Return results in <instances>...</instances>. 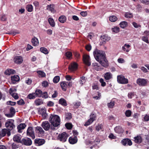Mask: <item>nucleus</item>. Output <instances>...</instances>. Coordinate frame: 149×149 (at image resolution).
Segmentation results:
<instances>
[{"instance_id":"58","label":"nucleus","mask_w":149,"mask_h":149,"mask_svg":"<svg viewBox=\"0 0 149 149\" xmlns=\"http://www.w3.org/2000/svg\"><path fill=\"white\" fill-rule=\"evenodd\" d=\"M140 68L143 71V72L144 73H146L148 72V70L147 69V68H146L144 67H141Z\"/></svg>"},{"instance_id":"23","label":"nucleus","mask_w":149,"mask_h":149,"mask_svg":"<svg viewBox=\"0 0 149 149\" xmlns=\"http://www.w3.org/2000/svg\"><path fill=\"white\" fill-rule=\"evenodd\" d=\"M69 141L70 144H73L77 142V139L76 137H70L69 138Z\"/></svg>"},{"instance_id":"28","label":"nucleus","mask_w":149,"mask_h":149,"mask_svg":"<svg viewBox=\"0 0 149 149\" xmlns=\"http://www.w3.org/2000/svg\"><path fill=\"white\" fill-rule=\"evenodd\" d=\"M13 139L15 141L19 142L21 141V136L19 134L15 135L13 137Z\"/></svg>"},{"instance_id":"61","label":"nucleus","mask_w":149,"mask_h":149,"mask_svg":"<svg viewBox=\"0 0 149 149\" xmlns=\"http://www.w3.org/2000/svg\"><path fill=\"white\" fill-rule=\"evenodd\" d=\"M54 105V103L51 101H49L47 102V105L49 107L53 106Z\"/></svg>"},{"instance_id":"45","label":"nucleus","mask_w":149,"mask_h":149,"mask_svg":"<svg viewBox=\"0 0 149 149\" xmlns=\"http://www.w3.org/2000/svg\"><path fill=\"white\" fill-rule=\"evenodd\" d=\"M117 17L114 15L111 16L109 17V20L111 22H115L117 20Z\"/></svg>"},{"instance_id":"55","label":"nucleus","mask_w":149,"mask_h":149,"mask_svg":"<svg viewBox=\"0 0 149 149\" xmlns=\"http://www.w3.org/2000/svg\"><path fill=\"white\" fill-rule=\"evenodd\" d=\"M125 115L127 117H130L132 113L131 111L130 110H128L126 111L125 112Z\"/></svg>"},{"instance_id":"14","label":"nucleus","mask_w":149,"mask_h":149,"mask_svg":"<svg viewBox=\"0 0 149 149\" xmlns=\"http://www.w3.org/2000/svg\"><path fill=\"white\" fill-rule=\"evenodd\" d=\"M36 132L38 134L39 136H41L45 132L42 128L39 126L36 127Z\"/></svg>"},{"instance_id":"37","label":"nucleus","mask_w":149,"mask_h":149,"mask_svg":"<svg viewBox=\"0 0 149 149\" xmlns=\"http://www.w3.org/2000/svg\"><path fill=\"white\" fill-rule=\"evenodd\" d=\"M58 20L61 23H64L66 21V18L65 16L62 15L59 17Z\"/></svg>"},{"instance_id":"17","label":"nucleus","mask_w":149,"mask_h":149,"mask_svg":"<svg viewBox=\"0 0 149 149\" xmlns=\"http://www.w3.org/2000/svg\"><path fill=\"white\" fill-rule=\"evenodd\" d=\"M40 112L42 118L44 119H45L47 116V114L46 113V109L45 108H42L40 110Z\"/></svg>"},{"instance_id":"62","label":"nucleus","mask_w":149,"mask_h":149,"mask_svg":"<svg viewBox=\"0 0 149 149\" xmlns=\"http://www.w3.org/2000/svg\"><path fill=\"white\" fill-rule=\"evenodd\" d=\"M48 94L46 92H44L43 93H42V96L41 97L42 98H47L48 97Z\"/></svg>"},{"instance_id":"6","label":"nucleus","mask_w":149,"mask_h":149,"mask_svg":"<svg viewBox=\"0 0 149 149\" xmlns=\"http://www.w3.org/2000/svg\"><path fill=\"white\" fill-rule=\"evenodd\" d=\"M90 118L85 123L84 125L85 126L89 125L95 120L96 118V115L94 113H91L90 116Z\"/></svg>"},{"instance_id":"21","label":"nucleus","mask_w":149,"mask_h":149,"mask_svg":"<svg viewBox=\"0 0 149 149\" xmlns=\"http://www.w3.org/2000/svg\"><path fill=\"white\" fill-rule=\"evenodd\" d=\"M130 46L129 45L125 44L122 47V50L124 52H128L130 50Z\"/></svg>"},{"instance_id":"39","label":"nucleus","mask_w":149,"mask_h":149,"mask_svg":"<svg viewBox=\"0 0 149 149\" xmlns=\"http://www.w3.org/2000/svg\"><path fill=\"white\" fill-rule=\"evenodd\" d=\"M120 27L122 29H124L127 25V23L125 21L121 22L119 24Z\"/></svg>"},{"instance_id":"38","label":"nucleus","mask_w":149,"mask_h":149,"mask_svg":"<svg viewBox=\"0 0 149 149\" xmlns=\"http://www.w3.org/2000/svg\"><path fill=\"white\" fill-rule=\"evenodd\" d=\"M101 39L103 41H108L110 39V38L106 35H102L101 37Z\"/></svg>"},{"instance_id":"42","label":"nucleus","mask_w":149,"mask_h":149,"mask_svg":"<svg viewBox=\"0 0 149 149\" xmlns=\"http://www.w3.org/2000/svg\"><path fill=\"white\" fill-rule=\"evenodd\" d=\"M43 103L42 100L38 99H36L35 101V103L36 106H39L42 104Z\"/></svg>"},{"instance_id":"40","label":"nucleus","mask_w":149,"mask_h":149,"mask_svg":"<svg viewBox=\"0 0 149 149\" xmlns=\"http://www.w3.org/2000/svg\"><path fill=\"white\" fill-rule=\"evenodd\" d=\"M27 98L29 99H33L36 98L35 94L34 93H32L29 94L27 96Z\"/></svg>"},{"instance_id":"50","label":"nucleus","mask_w":149,"mask_h":149,"mask_svg":"<svg viewBox=\"0 0 149 149\" xmlns=\"http://www.w3.org/2000/svg\"><path fill=\"white\" fill-rule=\"evenodd\" d=\"M132 24L134 27L136 28H138L141 27V26L140 24H137L135 22H133Z\"/></svg>"},{"instance_id":"20","label":"nucleus","mask_w":149,"mask_h":149,"mask_svg":"<svg viewBox=\"0 0 149 149\" xmlns=\"http://www.w3.org/2000/svg\"><path fill=\"white\" fill-rule=\"evenodd\" d=\"M35 142L37 145L39 146L43 144L45 141L43 139H37L35 140Z\"/></svg>"},{"instance_id":"27","label":"nucleus","mask_w":149,"mask_h":149,"mask_svg":"<svg viewBox=\"0 0 149 149\" xmlns=\"http://www.w3.org/2000/svg\"><path fill=\"white\" fill-rule=\"evenodd\" d=\"M87 79L84 76L81 77L79 81V83L81 86H82L86 81Z\"/></svg>"},{"instance_id":"5","label":"nucleus","mask_w":149,"mask_h":149,"mask_svg":"<svg viewBox=\"0 0 149 149\" xmlns=\"http://www.w3.org/2000/svg\"><path fill=\"white\" fill-rule=\"evenodd\" d=\"M41 126L46 131L48 130L50 128L52 130H54L55 129L53 125H50V123L47 121L42 122L41 124Z\"/></svg>"},{"instance_id":"2","label":"nucleus","mask_w":149,"mask_h":149,"mask_svg":"<svg viewBox=\"0 0 149 149\" xmlns=\"http://www.w3.org/2000/svg\"><path fill=\"white\" fill-rule=\"evenodd\" d=\"M49 121L54 127H57L60 125V118L59 116L55 114H51L49 118Z\"/></svg>"},{"instance_id":"25","label":"nucleus","mask_w":149,"mask_h":149,"mask_svg":"<svg viewBox=\"0 0 149 149\" xmlns=\"http://www.w3.org/2000/svg\"><path fill=\"white\" fill-rule=\"evenodd\" d=\"M19 77L17 75H15L11 77L12 82L13 84L15 83L16 81H19Z\"/></svg>"},{"instance_id":"7","label":"nucleus","mask_w":149,"mask_h":149,"mask_svg":"<svg viewBox=\"0 0 149 149\" xmlns=\"http://www.w3.org/2000/svg\"><path fill=\"white\" fill-rule=\"evenodd\" d=\"M117 79L118 82L120 84H126L128 83V79L122 75H118Z\"/></svg>"},{"instance_id":"32","label":"nucleus","mask_w":149,"mask_h":149,"mask_svg":"<svg viewBox=\"0 0 149 149\" xmlns=\"http://www.w3.org/2000/svg\"><path fill=\"white\" fill-rule=\"evenodd\" d=\"M61 86L62 89L64 91H66L67 85L66 82L63 81L61 83Z\"/></svg>"},{"instance_id":"31","label":"nucleus","mask_w":149,"mask_h":149,"mask_svg":"<svg viewBox=\"0 0 149 149\" xmlns=\"http://www.w3.org/2000/svg\"><path fill=\"white\" fill-rule=\"evenodd\" d=\"M134 139L135 142L138 143H141L142 141V139L141 137L139 136L134 137Z\"/></svg>"},{"instance_id":"12","label":"nucleus","mask_w":149,"mask_h":149,"mask_svg":"<svg viewBox=\"0 0 149 149\" xmlns=\"http://www.w3.org/2000/svg\"><path fill=\"white\" fill-rule=\"evenodd\" d=\"M21 143L24 145L29 146L32 143L31 140L29 138L23 139L21 141Z\"/></svg>"},{"instance_id":"34","label":"nucleus","mask_w":149,"mask_h":149,"mask_svg":"<svg viewBox=\"0 0 149 149\" xmlns=\"http://www.w3.org/2000/svg\"><path fill=\"white\" fill-rule=\"evenodd\" d=\"M15 73V71L11 69H8L6 70L5 73V74L8 75H10L11 74H14Z\"/></svg>"},{"instance_id":"47","label":"nucleus","mask_w":149,"mask_h":149,"mask_svg":"<svg viewBox=\"0 0 149 149\" xmlns=\"http://www.w3.org/2000/svg\"><path fill=\"white\" fill-rule=\"evenodd\" d=\"M114 102L113 101H111L110 103H108L107 106L109 108H113L114 105Z\"/></svg>"},{"instance_id":"9","label":"nucleus","mask_w":149,"mask_h":149,"mask_svg":"<svg viewBox=\"0 0 149 149\" xmlns=\"http://www.w3.org/2000/svg\"><path fill=\"white\" fill-rule=\"evenodd\" d=\"M27 135L32 137L33 139L35 138V136L32 127H28L27 131Z\"/></svg>"},{"instance_id":"19","label":"nucleus","mask_w":149,"mask_h":149,"mask_svg":"<svg viewBox=\"0 0 149 149\" xmlns=\"http://www.w3.org/2000/svg\"><path fill=\"white\" fill-rule=\"evenodd\" d=\"M77 68V64L75 63H74L69 66V69L71 71H73L76 70Z\"/></svg>"},{"instance_id":"35","label":"nucleus","mask_w":149,"mask_h":149,"mask_svg":"<svg viewBox=\"0 0 149 149\" xmlns=\"http://www.w3.org/2000/svg\"><path fill=\"white\" fill-rule=\"evenodd\" d=\"M59 103L63 106H66L67 105V103L65 100L63 98H61L59 100Z\"/></svg>"},{"instance_id":"29","label":"nucleus","mask_w":149,"mask_h":149,"mask_svg":"<svg viewBox=\"0 0 149 149\" xmlns=\"http://www.w3.org/2000/svg\"><path fill=\"white\" fill-rule=\"evenodd\" d=\"M35 96L36 97H40L42 96V92L41 90L40 89H37L35 91Z\"/></svg>"},{"instance_id":"4","label":"nucleus","mask_w":149,"mask_h":149,"mask_svg":"<svg viewBox=\"0 0 149 149\" xmlns=\"http://www.w3.org/2000/svg\"><path fill=\"white\" fill-rule=\"evenodd\" d=\"M68 136V134L66 132H63L58 135L57 139L62 142H64L66 141Z\"/></svg>"},{"instance_id":"36","label":"nucleus","mask_w":149,"mask_h":149,"mask_svg":"<svg viewBox=\"0 0 149 149\" xmlns=\"http://www.w3.org/2000/svg\"><path fill=\"white\" fill-rule=\"evenodd\" d=\"M48 21L49 24L51 26L54 27L55 26V22L53 19L51 17L49 18Z\"/></svg>"},{"instance_id":"54","label":"nucleus","mask_w":149,"mask_h":149,"mask_svg":"<svg viewBox=\"0 0 149 149\" xmlns=\"http://www.w3.org/2000/svg\"><path fill=\"white\" fill-rule=\"evenodd\" d=\"M65 126L67 128L68 130L71 129L72 128V125L70 123H66L65 124Z\"/></svg>"},{"instance_id":"26","label":"nucleus","mask_w":149,"mask_h":149,"mask_svg":"<svg viewBox=\"0 0 149 149\" xmlns=\"http://www.w3.org/2000/svg\"><path fill=\"white\" fill-rule=\"evenodd\" d=\"M114 130L115 132L118 133H122L123 132V130L120 126H116L114 128Z\"/></svg>"},{"instance_id":"52","label":"nucleus","mask_w":149,"mask_h":149,"mask_svg":"<svg viewBox=\"0 0 149 149\" xmlns=\"http://www.w3.org/2000/svg\"><path fill=\"white\" fill-rule=\"evenodd\" d=\"M59 77L58 76H56L53 79V81L54 83H57L59 81Z\"/></svg>"},{"instance_id":"30","label":"nucleus","mask_w":149,"mask_h":149,"mask_svg":"<svg viewBox=\"0 0 149 149\" xmlns=\"http://www.w3.org/2000/svg\"><path fill=\"white\" fill-rule=\"evenodd\" d=\"M112 77V74L109 72H107L105 73L104 75V78L106 80H108L111 79Z\"/></svg>"},{"instance_id":"49","label":"nucleus","mask_w":149,"mask_h":149,"mask_svg":"<svg viewBox=\"0 0 149 149\" xmlns=\"http://www.w3.org/2000/svg\"><path fill=\"white\" fill-rule=\"evenodd\" d=\"M142 40L147 43H149V42L148 38L146 36H143L141 37Z\"/></svg>"},{"instance_id":"11","label":"nucleus","mask_w":149,"mask_h":149,"mask_svg":"<svg viewBox=\"0 0 149 149\" xmlns=\"http://www.w3.org/2000/svg\"><path fill=\"white\" fill-rule=\"evenodd\" d=\"M16 90L15 88H10V89L9 93L15 99H17L19 98L18 94L15 93L16 91Z\"/></svg>"},{"instance_id":"3","label":"nucleus","mask_w":149,"mask_h":149,"mask_svg":"<svg viewBox=\"0 0 149 149\" xmlns=\"http://www.w3.org/2000/svg\"><path fill=\"white\" fill-rule=\"evenodd\" d=\"M5 126L8 130L10 131L12 130L15 127L14 125V120L12 119L7 120L5 123Z\"/></svg>"},{"instance_id":"51","label":"nucleus","mask_w":149,"mask_h":149,"mask_svg":"<svg viewBox=\"0 0 149 149\" xmlns=\"http://www.w3.org/2000/svg\"><path fill=\"white\" fill-rule=\"evenodd\" d=\"M32 82V80L31 79L29 78H26L25 82L28 85H30L31 84Z\"/></svg>"},{"instance_id":"15","label":"nucleus","mask_w":149,"mask_h":149,"mask_svg":"<svg viewBox=\"0 0 149 149\" xmlns=\"http://www.w3.org/2000/svg\"><path fill=\"white\" fill-rule=\"evenodd\" d=\"M122 143L124 146H126L127 144L130 146L132 145L131 141L128 139H125L122 140Z\"/></svg>"},{"instance_id":"44","label":"nucleus","mask_w":149,"mask_h":149,"mask_svg":"<svg viewBox=\"0 0 149 149\" xmlns=\"http://www.w3.org/2000/svg\"><path fill=\"white\" fill-rule=\"evenodd\" d=\"M40 51L45 54H47L49 53L48 50L46 48L44 47H42L40 49Z\"/></svg>"},{"instance_id":"64","label":"nucleus","mask_w":149,"mask_h":149,"mask_svg":"<svg viewBox=\"0 0 149 149\" xmlns=\"http://www.w3.org/2000/svg\"><path fill=\"white\" fill-rule=\"evenodd\" d=\"M18 104L19 105H22L24 104V102L22 99H21L17 102Z\"/></svg>"},{"instance_id":"8","label":"nucleus","mask_w":149,"mask_h":149,"mask_svg":"<svg viewBox=\"0 0 149 149\" xmlns=\"http://www.w3.org/2000/svg\"><path fill=\"white\" fill-rule=\"evenodd\" d=\"M148 82L147 79L143 78H138L136 80L137 84L141 86H146Z\"/></svg>"},{"instance_id":"53","label":"nucleus","mask_w":149,"mask_h":149,"mask_svg":"<svg viewBox=\"0 0 149 149\" xmlns=\"http://www.w3.org/2000/svg\"><path fill=\"white\" fill-rule=\"evenodd\" d=\"M65 56L67 58L69 59L72 56V53L70 52H68L65 53Z\"/></svg>"},{"instance_id":"16","label":"nucleus","mask_w":149,"mask_h":149,"mask_svg":"<svg viewBox=\"0 0 149 149\" xmlns=\"http://www.w3.org/2000/svg\"><path fill=\"white\" fill-rule=\"evenodd\" d=\"M23 61L22 57L21 56H16L14 58V61L17 64L21 63Z\"/></svg>"},{"instance_id":"22","label":"nucleus","mask_w":149,"mask_h":149,"mask_svg":"<svg viewBox=\"0 0 149 149\" xmlns=\"http://www.w3.org/2000/svg\"><path fill=\"white\" fill-rule=\"evenodd\" d=\"M54 5L53 4L48 5L47 6V9L49 11H50L52 13H54L56 11L54 9Z\"/></svg>"},{"instance_id":"46","label":"nucleus","mask_w":149,"mask_h":149,"mask_svg":"<svg viewBox=\"0 0 149 149\" xmlns=\"http://www.w3.org/2000/svg\"><path fill=\"white\" fill-rule=\"evenodd\" d=\"M112 31L113 32L115 33H118L120 31V28L117 26H115L111 29Z\"/></svg>"},{"instance_id":"33","label":"nucleus","mask_w":149,"mask_h":149,"mask_svg":"<svg viewBox=\"0 0 149 149\" xmlns=\"http://www.w3.org/2000/svg\"><path fill=\"white\" fill-rule=\"evenodd\" d=\"M37 73L38 74V77H43L46 76L45 73L41 70L37 71Z\"/></svg>"},{"instance_id":"60","label":"nucleus","mask_w":149,"mask_h":149,"mask_svg":"<svg viewBox=\"0 0 149 149\" xmlns=\"http://www.w3.org/2000/svg\"><path fill=\"white\" fill-rule=\"evenodd\" d=\"M85 48L87 50L89 51L91 49V45L88 44L86 46Z\"/></svg>"},{"instance_id":"18","label":"nucleus","mask_w":149,"mask_h":149,"mask_svg":"<svg viewBox=\"0 0 149 149\" xmlns=\"http://www.w3.org/2000/svg\"><path fill=\"white\" fill-rule=\"evenodd\" d=\"M92 65L94 67V68L97 71H100L102 70L103 68L102 67L98 64L94 63H92Z\"/></svg>"},{"instance_id":"63","label":"nucleus","mask_w":149,"mask_h":149,"mask_svg":"<svg viewBox=\"0 0 149 149\" xmlns=\"http://www.w3.org/2000/svg\"><path fill=\"white\" fill-rule=\"evenodd\" d=\"M117 61L118 63H123L125 62V61L123 58H119Z\"/></svg>"},{"instance_id":"24","label":"nucleus","mask_w":149,"mask_h":149,"mask_svg":"<svg viewBox=\"0 0 149 149\" xmlns=\"http://www.w3.org/2000/svg\"><path fill=\"white\" fill-rule=\"evenodd\" d=\"M32 45L35 46H38L39 45V41L38 39L35 37L33 38L31 40Z\"/></svg>"},{"instance_id":"13","label":"nucleus","mask_w":149,"mask_h":149,"mask_svg":"<svg viewBox=\"0 0 149 149\" xmlns=\"http://www.w3.org/2000/svg\"><path fill=\"white\" fill-rule=\"evenodd\" d=\"M83 60L84 63L87 65L89 66L91 65L90 62V58L89 55L87 54H84L83 56Z\"/></svg>"},{"instance_id":"57","label":"nucleus","mask_w":149,"mask_h":149,"mask_svg":"<svg viewBox=\"0 0 149 149\" xmlns=\"http://www.w3.org/2000/svg\"><path fill=\"white\" fill-rule=\"evenodd\" d=\"M125 16L127 18H130L132 17L133 15L131 13H126L125 14Z\"/></svg>"},{"instance_id":"1","label":"nucleus","mask_w":149,"mask_h":149,"mask_svg":"<svg viewBox=\"0 0 149 149\" xmlns=\"http://www.w3.org/2000/svg\"><path fill=\"white\" fill-rule=\"evenodd\" d=\"M93 55L95 59L99 62L104 67L108 66V61L105 57L104 52L95 49L94 51Z\"/></svg>"},{"instance_id":"10","label":"nucleus","mask_w":149,"mask_h":149,"mask_svg":"<svg viewBox=\"0 0 149 149\" xmlns=\"http://www.w3.org/2000/svg\"><path fill=\"white\" fill-rule=\"evenodd\" d=\"M6 134L8 136H9L10 135V132L7 129H3L1 132H0V136L1 138L4 136Z\"/></svg>"},{"instance_id":"43","label":"nucleus","mask_w":149,"mask_h":149,"mask_svg":"<svg viewBox=\"0 0 149 149\" xmlns=\"http://www.w3.org/2000/svg\"><path fill=\"white\" fill-rule=\"evenodd\" d=\"M33 8L32 5L28 4L26 6V9L29 12H31L33 10Z\"/></svg>"},{"instance_id":"41","label":"nucleus","mask_w":149,"mask_h":149,"mask_svg":"<svg viewBox=\"0 0 149 149\" xmlns=\"http://www.w3.org/2000/svg\"><path fill=\"white\" fill-rule=\"evenodd\" d=\"M26 127V125L24 123H21L20 124L17 126V128L18 130V131L19 132L20 130L24 129Z\"/></svg>"},{"instance_id":"59","label":"nucleus","mask_w":149,"mask_h":149,"mask_svg":"<svg viewBox=\"0 0 149 149\" xmlns=\"http://www.w3.org/2000/svg\"><path fill=\"white\" fill-rule=\"evenodd\" d=\"M102 127V124L98 125L96 127V129L97 131H99L101 129Z\"/></svg>"},{"instance_id":"48","label":"nucleus","mask_w":149,"mask_h":149,"mask_svg":"<svg viewBox=\"0 0 149 149\" xmlns=\"http://www.w3.org/2000/svg\"><path fill=\"white\" fill-rule=\"evenodd\" d=\"M74 107L75 108H78L81 105V102L79 101H77L74 102L73 103Z\"/></svg>"},{"instance_id":"56","label":"nucleus","mask_w":149,"mask_h":149,"mask_svg":"<svg viewBox=\"0 0 149 149\" xmlns=\"http://www.w3.org/2000/svg\"><path fill=\"white\" fill-rule=\"evenodd\" d=\"M99 81L101 84V86L104 87L106 86V83L104 81V80L102 78L100 79Z\"/></svg>"}]
</instances>
